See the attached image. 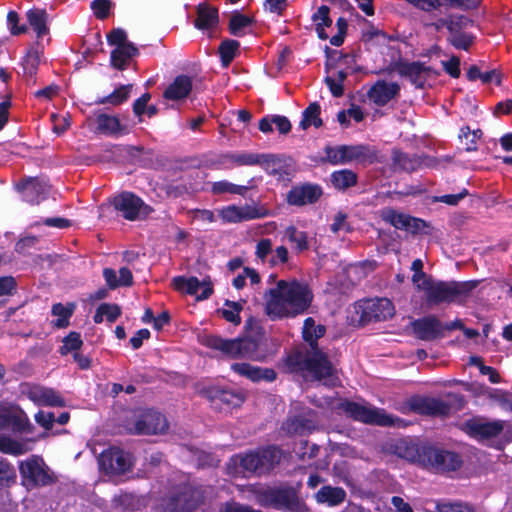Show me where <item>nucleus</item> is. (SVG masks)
<instances>
[{"instance_id": "nucleus-1", "label": "nucleus", "mask_w": 512, "mask_h": 512, "mask_svg": "<svg viewBox=\"0 0 512 512\" xmlns=\"http://www.w3.org/2000/svg\"><path fill=\"white\" fill-rule=\"evenodd\" d=\"M313 292L306 282L279 280L265 293V312L270 320L293 318L305 313L313 302Z\"/></svg>"}, {"instance_id": "nucleus-2", "label": "nucleus", "mask_w": 512, "mask_h": 512, "mask_svg": "<svg viewBox=\"0 0 512 512\" xmlns=\"http://www.w3.org/2000/svg\"><path fill=\"white\" fill-rule=\"evenodd\" d=\"M301 486V483L293 486L283 482L274 486H252L250 492L261 507L278 511L306 512L307 505L300 496Z\"/></svg>"}, {"instance_id": "nucleus-3", "label": "nucleus", "mask_w": 512, "mask_h": 512, "mask_svg": "<svg viewBox=\"0 0 512 512\" xmlns=\"http://www.w3.org/2000/svg\"><path fill=\"white\" fill-rule=\"evenodd\" d=\"M285 363L291 372L307 373L313 380L325 381V384L334 386L337 370L328 354L320 347L293 351Z\"/></svg>"}, {"instance_id": "nucleus-4", "label": "nucleus", "mask_w": 512, "mask_h": 512, "mask_svg": "<svg viewBox=\"0 0 512 512\" xmlns=\"http://www.w3.org/2000/svg\"><path fill=\"white\" fill-rule=\"evenodd\" d=\"M478 283L477 280L448 282L427 279L417 284V290L424 292L425 303L432 307L441 303H463Z\"/></svg>"}, {"instance_id": "nucleus-5", "label": "nucleus", "mask_w": 512, "mask_h": 512, "mask_svg": "<svg viewBox=\"0 0 512 512\" xmlns=\"http://www.w3.org/2000/svg\"><path fill=\"white\" fill-rule=\"evenodd\" d=\"M261 335L254 337H238L234 339H225L221 336L208 334L204 335L200 342L203 346L219 351L223 356L230 359H249L253 361L262 358L259 351Z\"/></svg>"}, {"instance_id": "nucleus-6", "label": "nucleus", "mask_w": 512, "mask_h": 512, "mask_svg": "<svg viewBox=\"0 0 512 512\" xmlns=\"http://www.w3.org/2000/svg\"><path fill=\"white\" fill-rule=\"evenodd\" d=\"M417 462L437 474L456 472L464 464L463 457L458 452L433 445H421L417 448Z\"/></svg>"}, {"instance_id": "nucleus-7", "label": "nucleus", "mask_w": 512, "mask_h": 512, "mask_svg": "<svg viewBox=\"0 0 512 512\" xmlns=\"http://www.w3.org/2000/svg\"><path fill=\"white\" fill-rule=\"evenodd\" d=\"M324 153L325 156L322 158V162H327L331 165H344L356 162L360 165L367 166L381 162L378 150L367 144H344L335 147L326 145L324 147Z\"/></svg>"}, {"instance_id": "nucleus-8", "label": "nucleus", "mask_w": 512, "mask_h": 512, "mask_svg": "<svg viewBox=\"0 0 512 512\" xmlns=\"http://www.w3.org/2000/svg\"><path fill=\"white\" fill-rule=\"evenodd\" d=\"M281 450L274 445L260 447L239 454V466L243 471L261 477L268 475L281 460Z\"/></svg>"}, {"instance_id": "nucleus-9", "label": "nucleus", "mask_w": 512, "mask_h": 512, "mask_svg": "<svg viewBox=\"0 0 512 512\" xmlns=\"http://www.w3.org/2000/svg\"><path fill=\"white\" fill-rule=\"evenodd\" d=\"M199 394L210 403L213 409L218 411L238 408L246 399L241 390L219 384L205 386L199 391Z\"/></svg>"}, {"instance_id": "nucleus-10", "label": "nucleus", "mask_w": 512, "mask_h": 512, "mask_svg": "<svg viewBox=\"0 0 512 512\" xmlns=\"http://www.w3.org/2000/svg\"><path fill=\"white\" fill-rule=\"evenodd\" d=\"M202 503V492L189 483L178 485L164 499V507L167 512H192Z\"/></svg>"}, {"instance_id": "nucleus-11", "label": "nucleus", "mask_w": 512, "mask_h": 512, "mask_svg": "<svg viewBox=\"0 0 512 512\" xmlns=\"http://www.w3.org/2000/svg\"><path fill=\"white\" fill-rule=\"evenodd\" d=\"M387 71L389 73L397 72L399 76L408 79L417 89H423L429 78H436L440 75L439 71L431 66H426L421 61L409 62L401 58L390 63Z\"/></svg>"}, {"instance_id": "nucleus-12", "label": "nucleus", "mask_w": 512, "mask_h": 512, "mask_svg": "<svg viewBox=\"0 0 512 512\" xmlns=\"http://www.w3.org/2000/svg\"><path fill=\"white\" fill-rule=\"evenodd\" d=\"M339 409L354 421L386 427L394 424L393 418L383 409L366 406L352 400L344 399L340 402Z\"/></svg>"}, {"instance_id": "nucleus-13", "label": "nucleus", "mask_w": 512, "mask_h": 512, "mask_svg": "<svg viewBox=\"0 0 512 512\" xmlns=\"http://www.w3.org/2000/svg\"><path fill=\"white\" fill-rule=\"evenodd\" d=\"M19 472L23 483L31 487L47 486L54 482V477L49 472L43 459L32 455L19 464Z\"/></svg>"}, {"instance_id": "nucleus-14", "label": "nucleus", "mask_w": 512, "mask_h": 512, "mask_svg": "<svg viewBox=\"0 0 512 512\" xmlns=\"http://www.w3.org/2000/svg\"><path fill=\"white\" fill-rule=\"evenodd\" d=\"M360 320L362 323L381 322L391 319L395 315V306L388 298H374L360 301Z\"/></svg>"}, {"instance_id": "nucleus-15", "label": "nucleus", "mask_w": 512, "mask_h": 512, "mask_svg": "<svg viewBox=\"0 0 512 512\" xmlns=\"http://www.w3.org/2000/svg\"><path fill=\"white\" fill-rule=\"evenodd\" d=\"M50 188L48 180L41 176L23 178L16 184L22 200L31 205L45 200L50 193Z\"/></svg>"}, {"instance_id": "nucleus-16", "label": "nucleus", "mask_w": 512, "mask_h": 512, "mask_svg": "<svg viewBox=\"0 0 512 512\" xmlns=\"http://www.w3.org/2000/svg\"><path fill=\"white\" fill-rule=\"evenodd\" d=\"M466 433L479 442H485L497 438L505 428L504 420L485 421L480 418H472L464 423Z\"/></svg>"}, {"instance_id": "nucleus-17", "label": "nucleus", "mask_w": 512, "mask_h": 512, "mask_svg": "<svg viewBox=\"0 0 512 512\" xmlns=\"http://www.w3.org/2000/svg\"><path fill=\"white\" fill-rule=\"evenodd\" d=\"M409 408L416 414L432 417H446L452 405L442 399L427 396H413L408 401Z\"/></svg>"}, {"instance_id": "nucleus-18", "label": "nucleus", "mask_w": 512, "mask_h": 512, "mask_svg": "<svg viewBox=\"0 0 512 512\" xmlns=\"http://www.w3.org/2000/svg\"><path fill=\"white\" fill-rule=\"evenodd\" d=\"M172 286L176 291L196 296L198 300L208 299L214 292L210 277L199 281V279L194 276L189 278L176 276L172 279Z\"/></svg>"}, {"instance_id": "nucleus-19", "label": "nucleus", "mask_w": 512, "mask_h": 512, "mask_svg": "<svg viewBox=\"0 0 512 512\" xmlns=\"http://www.w3.org/2000/svg\"><path fill=\"white\" fill-rule=\"evenodd\" d=\"M168 428L169 424L162 413L148 409L135 422L133 433L136 435H156L165 433Z\"/></svg>"}, {"instance_id": "nucleus-20", "label": "nucleus", "mask_w": 512, "mask_h": 512, "mask_svg": "<svg viewBox=\"0 0 512 512\" xmlns=\"http://www.w3.org/2000/svg\"><path fill=\"white\" fill-rule=\"evenodd\" d=\"M270 215L271 213L269 209L263 206L256 207L246 205L243 207H238L236 205H230L224 207L220 211L221 219L227 223H240L248 220L262 219Z\"/></svg>"}, {"instance_id": "nucleus-21", "label": "nucleus", "mask_w": 512, "mask_h": 512, "mask_svg": "<svg viewBox=\"0 0 512 512\" xmlns=\"http://www.w3.org/2000/svg\"><path fill=\"white\" fill-rule=\"evenodd\" d=\"M414 336L422 341H434L445 336L442 322L435 315H428L411 322Z\"/></svg>"}, {"instance_id": "nucleus-22", "label": "nucleus", "mask_w": 512, "mask_h": 512, "mask_svg": "<svg viewBox=\"0 0 512 512\" xmlns=\"http://www.w3.org/2000/svg\"><path fill=\"white\" fill-rule=\"evenodd\" d=\"M317 427L316 413L311 409L288 417L282 424V429L289 436H306L315 431Z\"/></svg>"}, {"instance_id": "nucleus-23", "label": "nucleus", "mask_w": 512, "mask_h": 512, "mask_svg": "<svg viewBox=\"0 0 512 512\" xmlns=\"http://www.w3.org/2000/svg\"><path fill=\"white\" fill-rule=\"evenodd\" d=\"M323 195V189L319 184L303 183L293 186L287 193L286 201L292 206H305L316 203Z\"/></svg>"}, {"instance_id": "nucleus-24", "label": "nucleus", "mask_w": 512, "mask_h": 512, "mask_svg": "<svg viewBox=\"0 0 512 512\" xmlns=\"http://www.w3.org/2000/svg\"><path fill=\"white\" fill-rule=\"evenodd\" d=\"M114 210L129 221H135L144 205L143 200L136 194L128 191L121 192L114 196L111 201Z\"/></svg>"}, {"instance_id": "nucleus-25", "label": "nucleus", "mask_w": 512, "mask_h": 512, "mask_svg": "<svg viewBox=\"0 0 512 512\" xmlns=\"http://www.w3.org/2000/svg\"><path fill=\"white\" fill-rule=\"evenodd\" d=\"M98 464L102 471L112 475L124 474L131 468L130 462L121 449L103 451L98 458Z\"/></svg>"}, {"instance_id": "nucleus-26", "label": "nucleus", "mask_w": 512, "mask_h": 512, "mask_svg": "<svg viewBox=\"0 0 512 512\" xmlns=\"http://www.w3.org/2000/svg\"><path fill=\"white\" fill-rule=\"evenodd\" d=\"M401 87L397 82L378 80L367 92L368 98L379 107L387 105L400 94Z\"/></svg>"}, {"instance_id": "nucleus-27", "label": "nucleus", "mask_w": 512, "mask_h": 512, "mask_svg": "<svg viewBox=\"0 0 512 512\" xmlns=\"http://www.w3.org/2000/svg\"><path fill=\"white\" fill-rule=\"evenodd\" d=\"M260 166L268 175L274 176L277 180H290L292 175V166L290 159L274 154H263Z\"/></svg>"}, {"instance_id": "nucleus-28", "label": "nucleus", "mask_w": 512, "mask_h": 512, "mask_svg": "<svg viewBox=\"0 0 512 512\" xmlns=\"http://www.w3.org/2000/svg\"><path fill=\"white\" fill-rule=\"evenodd\" d=\"M27 396L31 401L39 406H65L64 398L52 388L35 385L28 390Z\"/></svg>"}, {"instance_id": "nucleus-29", "label": "nucleus", "mask_w": 512, "mask_h": 512, "mask_svg": "<svg viewBox=\"0 0 512 512\" xmlns=\"http://www.w3.org/2000/svg\"><path fill=\"white\" fill-rule=\"evenodd\" d=\"M426 156L418 154H409L399 149L392 150V165L395 170H400L407 173H412L423 165H428L425 160Z\"/></svg>"}, {"instance_id": "nucleus-30", "label": "nucleus", "mask_w": 512, "mask_h": 512, "mask_svg": "<svg viewBox=\"0 0 512 512\" xmlns=\"http://www.w3.org/2000/svg\"><path fill=\"white\" fill-rule=\"evenodd\" d=\"M231 370L253 382H259L261 380L273 382L277 378V373L274 369L261 368L249 363H233L231 365Z\"/></svg>"}, {"instance_id": "nucleus-31", "label": "nucleus", "mask_w": 512, "mask_h": 512, "mask_svg": "<svg viewBox=\"0 0 512 512\" xmlns=\"http://www.w3.org/2000/svg\"><path fill=\"white\" fill-rule=\"evenodd\" d=\"M193 88L192 78L186 74L178 75L167 86L163 92V97L171 101L186 99Z\"/></svg>"}, {"instance_id": "nucleus-32", "label": "nucleus", "mask_w": 512, "mask_h": 512, "mask_svg": "<svg viewBox=\"0 0 512 512\" xmlns=\"http://www.w3.org/2000/svg\"><path fill=\"white\" fill-rule=\"evenodd\" d=\"M219 23V11L216 7L207 3H200L196 7V18L194 27L198 30H211L217 27Z\"/></svg>"}, {"instance_id": "nucleus-33", "label": "nucleus", "mask_w": 512, "mask_h": 512, "mask_svg": "<svg viewBox=\"0 0 512 512\" xmlns=\"http://www.w3.org/2000/svg\"><path fill=\"white\" fill-rule=\"evenodd\" d=\"M98 132L108 136H119L128 133L127 127L122 125L117 116L100 113L96 116Z\"/></svg>"}, {"instance_id": "nucleus-34", "label": "nucleus", "mask_w": 512, "mask_h": 512, "mask_svg": "<svg viewBox=\"0 0 512 512\" xmlns=\"http://www.w3.org/2000/svg\"><path fill=\"white\" fill-rule=\"evenodd\" d=\"M139 54L138 48L133 44H124L111 51V66L117 70L123 71L127 68L129 60Z\"/></svg>"}, {"instance_id": "nucleus-35", "label": "nucleus", "mask_w": 512, "mask_h": 512, "mask_svg": "<svg viewBox=\"0 0 512 512\" xmlns=\"http://www.w3.org/2000/svg\"><path fill=\"white\" fill-rule=\"evenodd\" d=\"M324 325H316L314 318L308 317L304 320L302 338L308 344L309 349L319 348L318 340L325 335Z\"/></svg>"}, {"instance_id": "nucleus-36", "label": "nucleus", "mask_w": 512, "mask_h": 512, "mask_svg": "<svg viewBox=\"0 0 512 512\" xmlns=\"http://www.w3.org/2000/svg\"><path fill=\"white\" fill-rule=\"evenodd\" d=\"M26 18L36 33L38 38H41L49 33L48 23V13L45 9L41 8H32L26 12Z\"/></svg>"}, {"instance_id": "nucleus-37", "label": "nucleus", "mask_w": 512, "mask_h": 512, "mask_svg": "<svg viewBox=\"0 0 512 512\" xmlns=\"http://www.w3.org/2000/svg\"><path fill=\"white\" fill-rule=\"evenodd\" d=\"M318 503H326L329 506H337L346 498V491L342 487L322 486L315 495Z\"/></svg>"}, {"instance_id": "nucleus-38", "label": "nucleus", "mask_w": 512, "mask_h": 512, "mask_svg": "<svg viewBox=\"0 0 512 512\" xmlns=\"http://www.w3.org/2000/svg\"><path fill=\"white\" fill-rule=\"evenodd\" d=\"M330 182L337 191H346L357 184L358 176L350 169H341L331 173Z\"/></svg>"}, {"instance_id": "nucleus-39", "label": "nucleus", "mask_w": 512, "mask_h": 512, "mask_svg": "<svg viewBox=\"0 0 512 512\" xmlns=\"http://www.w3.org/2000/svg\"><path fill=\"white\" fill-rule=\"evenodd\" d=\"M76 305L75 303H67L63 305L58 302L52 305L51 314L56 316L57 319L51 321V325L55 328L62 329L66 328L70 325V318L72 317L75 311Z\"/></svg>"}, {"instance_id": "nucleus-40", "label": "nucleus", "mask_w": 512, "mask_h": 512, "mask_svg": "<svg viewBox=\"0 0 512 512\" xmlns=\"http://www.w3.org/2000/svg\"><path fill=\"white\" fill-rule=\"evenodd\" d=\"M320 114V104L317 101L310 103L302 112V119L299 123V127L302 130H307L311 126H314L315 128L322 127L323 121Z\"/></svg>"}, {"instance_id": "nucleus-41", "label": "nucleus", "mask_w": 512, "mask_h": 512, "mask_svg": "<svg viewBox=\"0 0 512 512\" xmlns=\"http://www.w3.org/2000/svg\"><path fill=\"white\" fill-rule=\"evenodd\" d=\"M253 181H254L253 179H250L248 181V185H237V184L231 183L227 180L217 181L212 184L211 192L214 195H221V194L229 193V194L245 196L247 191L249 189L253 188V184H252Z\"/></svg>"}, {"instance_id": "nucleus-42", "label": "nucleus", "mask_w": 512, "mask_h": 512, "mask_svg": "<svg viewBox=\"0 0 512 512\" xmlns=\"http://www.w3.org/2000/svg\"><path fill=\"white\" fill-rule=\"evenodd\" d=\"M240 43L235 39H224L218 47L221 65L227 68L239 52Z\"/></svg>"}, {"instance_id": "nucleus-43", "label": "nucleus", "mask_w": 512, "mask_h": 512, "mask_svg": "<svg viewBox=\"0 0 512 512\" xmlns=\"http://www.w3.org/2000/svg\"><path fill=\"white\" fill-rule=\"evenodd\" d=\"M131 89H132V84L120 85L109 95L98 98L95 101V104H98V105L110 104L112 106H119V105L125 103L129 99Z\"/></svg>"}, {"instance_id": "nucleus-44", "label": "nucleus", "mask_w": 512, "mask_h": 512, "mask_svg": "<svg viewBox=\"0 0 512 512\" xmlns=\"http://www.w3.org/2000/svg\"><path fill=\"white\" fill-rule=\"evenodd\" d=\"M254 22L253 17L242 14L239 11H234L229 19L228 31L233 36L241 37L245 34L244 29L251 26Z\"/></svg>"}, {"instance_id": "nucleus-45", "label": "nucleus", "mask_w": 512, "mask_h": 512, "mask_svg": "<svg viewBox=\"0 0 512 512\" xmlns=\"http://www.w3.org/2000/svg\"><path fill=\"white\" fill-rule=\"evenodd\" d=\"M409 216L391 207L384 208L381 211L382 220L399 230L407 228Z\"/></svg>"}, {"instance_id": "nucleus-46", "label": "nucleus", "mask_w": 512, "mask_h": 512, "mask_svg": "<svg viewBox=\"0 0 512 512\" xmlns=\"http://www.w3.org/2000/svg\"><path fill=\"white\" fill-rule=\"evenodd\" d=\"M224 306L225 308L218 309L217 313L227 322H230L234 325H239L241 323L240 312L243 310V305L241 302L225 300Z\"/></svg>"}, {"instance_id": "nucleus-47", "label": "nucleus", "mask_w": 512, "mask_h": 512, "mask_svg": "<svg viewBox=\"0 0 512 512\" xmlns=\"http://www.w3.org/2000/svg\"><path fill=\"white\" fill-rule=\"evenodd\" d=\"M40 64V52L37 49L30 48L22 59L23 75L26 78L36 76Z\"/></svg>"}, {"instance_id": "nucleus-48", "label": "nucleus", "mask_w": 512, "mask_h": 512, "mask_svg": "<svg viewBox=\"0 0 512 512\" xmlns=\"http://www.w3.org/2000/svg\"><path fill=\"white\" fill-rule=\"evenodd\" d=\"M16 480L17 474L13 464L6 458L0 457V490L10 488Z\"/></svg>"}, {"instance_id": "nucleus-49", "label": "nucleus", "mask_w": 512, "mask_h": 512, "mask_svg": "<svg viewBox=\"0 0 512 512\" xmlns=\"http://www.w3.org/2000/svg\"><path fill=\"white\" fill-rule=\"evenodd\" d=\"M28 451L25 444L0 434V452L13 456H20Z\"/></svg>"}, {"instance_id": "nucleus-50", "label": "nucleus", "mask_w": 512, "mask_h": 512, "mask_svg": "<svg viewBox=\"0 0 512 512\" xmlns=\"http://www.w3.org/2000/svg\"><path fill=\"white\" fill-rule=\"evenodd\" d=\"M286 236L289 242L295 244L297 252H303L309 249L308 234L305 231H300L294 226H289L286 229Z\"/></svg>"}, {"instance_id": "nucleus-51", "label": "nucleus", "mask_w": 512, "mask_h": 512, "mask_svg": "<svg viewBox=\"0 0 512 512\" xmlns=\"http://www.w3.org/2000/svg\"><path fill=\"white\" fill-rule=\"evenodd\" d=\"M62 346L59 349V353L62 356L67 355L70 352L75 353L80 350L83 345L81 334L76 331H71L67 336L63 338Z\"/></svg>"}, {"instance_id": "nucleus-52", "label": "nucleus", "mask_w": 512, "mask_h": 512, "mask_svg": "<svg viewBox=\"0 0 512 512\" xmlns=\"http://www.w3.org/2000/svg\"><path fill=\"white\" fill-rule=\"evenodd\" d=\"M474 21L464 15H450L448 32L449 37H453L457 34L464 33V29L468 26H473Z\"/></svg>"}, {"instance_id": "nucleus-53", "label": "nucleus", "mask_w": 512, "mask_h": 512, "mask_svg": "<svg viewBox=\"0 0 512 512\" xmlns=\"http://www.w3.org/2000/svg\"><path fill=\"white\" fill-rule=\"evenodd\" d=\"M447 40L455 49L468 51L474 44L475 36L472 33L464 32L453 37H448Z\"/></svg>"}, {"instance_id": "nucleus-54", "label": "nucleus", "mask_w": 512, "mask_h": 512, "mask_svg": "<svg viewBox=\"0 0 512 512\" xmlns=\"http://www.w3.org/2000/svg\"><path fill=\"white\" fill-rule=\"evenodd\" d=\"M19 22V14L14 10H10L7 14V26L11 35L19 36L28 31L27 26L25 24L20 25Z\"/></svg>"}, {"instance_id": "nucleus-55", "label": "nucleus", "mask_w": 512, "mask_h": 512, "mask_svg": "<svg viewBox=\"0 0 512 512\" xmlns=\"http://www.w3.org/2000/svg\"><path fill=\"white\" fill-rule=\"evenodd\" d=\"M112 6L113 2L111 0H93L90 4L94 16L99 20L108 18Z\"/></svg>"}, {"instance_id": "nucleus-56", "label": "nucleus", "mask_w": 512, "mask_h": 512, "mask_svg": "<svg viewBox=\"0 0 512 512\" xmlns=\"http://www.w3.org/2000/svg\"><path fill=\"white\" fill-rule=\"evenodd\" d=\"M312 21L322 27H331L332 18L330 17V8L327 5H321L312 15Z\"/></svg>"}, {"instance_id": "nucleus-57", "label": "nucleus", "mask_w": 512, "mask_h": 512, "mask_svg": "<svg viewBox=\"0 0 512 512\" xmlns=\"http://www.w3.org/2000/svg\"><path fill=\"white\" fill-rule=\"evenodd\" d=\"M107 42L111 46H124L129 44L127 41V34L122 28H114L107 34Z\"/></svg>"}, {"instance_id": "nucleus-58", "label": "nucleus", "mask_w": 512, "mask_h": 512, "mask_svg": "<svg viewBox=\"0 0 512 512\" xmlns=\"http://www.w3.org/2000/svg\"><path fill=\"white\" fill-rule=\"evenodd\" d=\"M263 154L257 153H239L237 156V166H254L261 165Z\"/></svg>"}, {"instance_id": "nucleus-59", "label": "nucleus", "mask_w": 512, "mask_h": 512, "mask_svg": "<svg viewBox=\"0 0 512 512\" xmlns=\"http://www.w3.org/2000/svg\"><path fill=\"white\" fill-rule=\"evenodd\" d=\"M17 282L13 276L0 277V296H10L16 293Z\"/></svg>"}, {"instance_id": "nucleus-60", "label": "nucleus", "mask_w": 512, "mask_h": 512, "mask_svg": "<svg viewBox=\"0 0 512 512\" xmlns=\"http://www.w3.org/2000/svg\"><path fill=\"white\" fill-rule=\"evenodd\" d=\"M101 310L109 323L115 322L122 313L121 307L118 304L102 303Z\"/></svg>"}, {"instance_id": "nucleus-61", "label": "nucleus", "mask_w": 512, "mask_h": 512, "mask_svg": "<svg viewBox=\"0 0 512 512\" xmlns=\"http://www.w3.org/2000/svg\"><path fill=\"white\" fill-rule=\"evenodd\" d=\"M38 241L36 236L23 237L16 242L15 251L19 254H26L31 248L37 245Z\"/></svg>"}, {"instance_id": "nucleus-62", "label": "nucleus", "mask_w": 512, "mask_h": 512, "mask_svg": "<svg viewBox=\"0 0 512 512\" xmlns=\"http://www.w3.org/2000/svg\"><path fill=\"white\" fill-rule=\"evenodd\" d=\"M272 253V240L269 238H262L256 244L255 255L261 261H265L267 256Z\"/></svg>"}, {"instance_id": "nucleus-63", "label": "nucleus", "mask_w": 512, "mask_h": 512, "mask_svg": "<svg viewBox=\"0 0 512 512\" xmlns=\"http://www.w3.org/2000/svg\"><path fill=\"white\" fill-rule=\"evenodd\" d=\"M444 71L452 78H459L461 74L460 70V58L458 56H452L448 61H442Z\"/></svg>"}, {"instance_id": "nucleus-64", "label": "nucleus", "mask_w": 512, "mask_h": 512, "mask_svg": "<svg viewBox=\"0 0 512 512\" xmlns=\"http://www.w3.org/2000/svg\"><path fill=\"white\" fill-rule=\"evenodd\" d=\"M440 512H475L474 509L463 503H448L439 507Z\"/></svg>"}]
</instances>
